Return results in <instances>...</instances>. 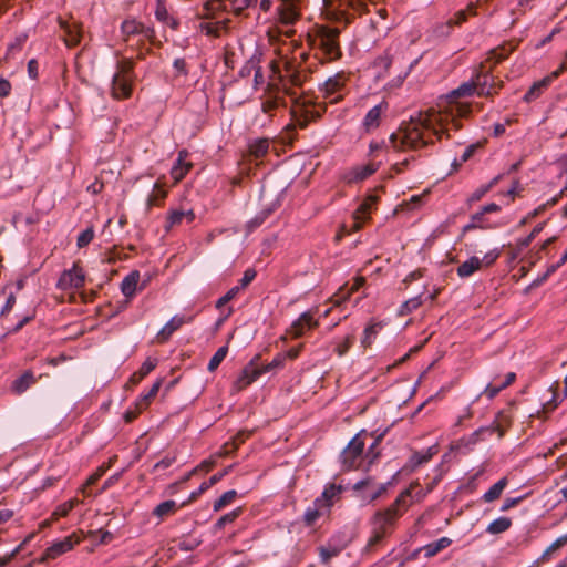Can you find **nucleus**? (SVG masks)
I'll list each match as a JSON object with an SVG mask.
<instances>
[{
  "instance_id": "obj_1",
  "label": "nucleus",
  "mask_w": 567,
  "mask_h": 567,
  "mask_svg": "<svg viewBox=\"0 0 567 567\" xmlns=\"http://www.w3.org/2000/svg\"><path fill=\"white\" fill-rule=\"evenodd\" d=\"M261 55V52L256 50L246 65L241 69L240 74L241 76H246L254 72V83L256 89L265 83L267 84V96L261 104V109L265 113H270L281 104L280 92L284 91L288 93L284 82V75L281 74V68L284 66L286 76H290L292 84H299V79L293 73L292 63L280 55L278 59H274L269 62V74L268 80L266 81L261 68L259 66Z\"/></svg>"
},
{
  "instance_id": "obj_2",
  "label": "nucleus",
  "mask_w": 567,
  "mask_h": 567,
  "mask_svg": "<svg viewBox=\"0 0 567 567\" xmlns=\"http://www.w3.org/2000/svg\"><path fill=\"white\" fill-rule=\"evenodd\" d=\"M412 487L402 492L395 502L383 511H378L371 518V535L368 540V547H374L382 539L392 534L395 523L403 514L411 497Z\"/></svg>"
},
{
  "instance_id": "obj_3",
  "label": "nucleus",
  "mask_w": 567,
  "mask_h": 567,
  "mask_svg": "<svg viewBox=\"0 0 567 567\" xmlns=\"http://www.w3.org/2000/svg\"><path fill=\"white\" fill-rule=\"evenodd\" d=\"M308 42L311 48L319 49L328 61H334L341 56L339 30L336 28L316 27L308 33Z\"/></svg>"
},
{
  "instance_id": "obj_4",
  "label": "nucleus",
  "mask_w": 567,
  "mask_h": 567,
  "mask_svg": "<svg viewBox=\"0 0 567 567\" xmlns=\"http://www.w3.org/2000/svg\"><path fill=\"white\" fill-rule=\"evenodd\" d=\"M424 131L425 124L422 120H411L390 136V142L394 148H422L425 145Z\"/></svg>"
},
{
  "instance_id": "obj_5",
  "label": "nucleus",
  "mask_w": 567,
  "mask_h": 567,
  "mask_svg": "<svg viewBox=\"0 0 567 567\" xmlns=\"http://www.w3.org/2000/svg\"><path fill=\"white\" fill-rule=\"evenodd\" d=\"M367 436L368 432L365 430L360 431L343 449L341 458L346 470H352L359 466V460L364 452Z\"/></svg>"
},
{
  "instance_id": "obj_6",
  "label": "nucleus",
  "mask_w": 567,
  "mask_h": 567,
  "mask_svg": "<svg viewBox=\"0 0 567 567\" xmlns=\"http://www.w3.org/2000/svg\"><path fill=\"white\" fill-rule=\"evenodd\" d=\"M321 110L309 97H299L293 101L291 115L298 126L306 127L308 123L321 115Z\"/></svg>"
},
{
  "instance_id": "obj_7",
  "label": "nucleus",
  "mask_w": 567,
  "mask_h": 567,
  "mask_svg": "<svg viewBox=\"0 0 567 567\" xmlns=\"http://www.w3.org/2000/svg\"><path fill=\"white\" fill-rule=\"evenodd\" d=\"M85 271L80 261H75L70 269H65L58 282L56 287L60 290H79L84 287L85 284Z\"/></svg>"
},
{
  "instance_id": "obj_8",
  "label": "nucleus",
  "mask_w": 567,
  "mask_h": 567,
  "mask_svg": "<svg viewBox=\"0 0 567 567\" xmlns=\"http://www.w3.org/2000/svg\"><path fill=\"white\" fill-rule=\"evenodd\" d=\"M80 543L81 537L76 533H72L61 540L53 542L39 557L38 561L40 564H44L47 561L54 560L61 555L71 551Z\"/></svg>"
},
{
  "instance_id": "obj_9",
  "label": "nucleus",
  "mask_w": 567,
  "mask_h": 567,
  "mask_svg": "<svg viewBox=\"0 0 567 567\" xmlns=\"http://www.w3.org/2000/svg\"><path fill=\"white\" fill-rule=\"evenodd\" d=\"M258 359H259V357L256 355L240 371V373L238 374V377L236 378V380L231 384V392L233 393L241 392L243 390L248 388L250 384H252L260 377L259 372H258V365H257V360Z\"/></svg>"
},
{
  "instance_id": "obj_10",
  "label": "nucleus",
  "mask_w": 567,
  "mask_h": 567,
  "mask_svg": "<svg viewBox=\"0 0 567 567\" xmlns=\"http://www.w3.org/2000/svg\"><path fill=\"white\" fill-rule=\"evenodd\" d=\"M476 93L480 96H493L502 87V81L495 82L492 74L486 72H478L473 78Z\"/></svg>"
},
{
  "instance_id": "obj_11",
  "label": "nucleus",
  "mask_w": 567,
  "mask_h": 567,
  "mask_svg": "<svg viewBox=\"0 0 567 567\" xmlns=\"http://www.w3.org/2000/svg\"><path fill=\"white\" fill-rule=\"evenodd\" d=\"M277 9L278 21L284 25H291L300 18V0H280Z\"/></svg>"
},
{
  "instance_id": "obj_12",
  "label": "nucleus",
  "mask_w": 567,
  "mask_h": 567,
  "mask_svg": "<svg viewBox=\"0 0 567 567\" xmlns=\"http://www.w3.org/2000/svg\"><path fill=\"white\" fill-rule=\"evenodd\" d=\"M133 92V76L114 74L111 85V96L114 100H126Z\"/></svg>"
},
{
  "instance_id": "obj_13",
  "label": "nucleus",
  "mask_w": 567,
  "mask_h": 567,
  "mask_svg": "<svg viewBox=\"0 0 567 567\" xmlns=\"http://www.w3.org/2000/svg\"><path fill=\"white\" fill-rule=\"evenodd\" d=\"M188 156L189 154L186 150H181L178 152L177 158L171 168V177L174 185L183 181L185 176L192 171L194 164L188 159Z\"/></svg>"
},
{
  "instance_id": "obj_14",
  "label": "nucleus",
  "mask_w": 567,
  "mask_h": 567,
  "mask_svg": "<svg viewBox=\"0 0 567 567\" xmlns=\"http://www.w3.org/2000/svg\"><path fill=\"white\" fill-rule=\"evenodd\" d=\"M319 326V320L313 317L309 311L301 313L289 328V333L292 338H300L308 330L315 329Z\"/></svg>"
},
{
  "instance_id": "obj_15",
  "label": "nucleus",
  "mask_w": 567,
  "mask_h": 567,
  "mask_svg": "<svg viewBox=\"0 0 567 567\" xmlns=\"http://www.w3.org/2000/svg\"><path fill=\"white\" fill-rule=\"evenodd\" d=\"M193 320L192 317H186L184 315H175L173 316L158 331L156 336V342L164 343L166 342L171 336L182 328L184 324L189 323Z\"/></svg>"
},
{
  "instance_id": "obj_16",
  "label": "nucleus",
  "mask_w": 567,
  "mask_h": 567,
  "mask_svg": "<svg viewBox=\"0 0 567 567\" xmlns=\"http://www.w3.org/2000/svg\"><path fill=\"white\" fill-rule=\"evenodd\" d=\"M347 82V76L344 74L338 73L334 76L329 78L323 84V93L326 97H330V102H338L341 99V95H337L344 87Z\"/></svg>"
},
{
  "instance_id": "obj_17",
  "label": "nucleus",
  "mask_w": 567,
  "mask_h": 567,
  "mask_svg": "<svg viewBox=\"0 0 567 567\" xmlns=\"http://www.w3.org/2000/svg\"><path fill=\"white\" fill-rule=\"evenodd\" d=\"M378 169V165L374 163H367L350 168L343 176L347 183H359L364 181Z\"/></svg>"
},
{
  "instance_id": "obj_18",
  "label": "nucleus",
  "mask_w": 567,
  "mask_h": 567,
  "mask_svg": "<svg viewBox=\"0 0 567 567\" xmlns=\"http://www.w3.org/2000/svg\"><path fill=\"white\" fill-rule=\"evenodd\" d=\"M389 104L385 101L380 102L368 111L363 120V127L367 132L373 131L379 127L381 115L386 112Z\"/></svg>"
},
{
  "instance_id": "obj_19",
  "label": "nucleus",
  "mask_w": 567,
  "mask_h": 567,
  "mask_svg": "<svg viewBox=\"0 0 567 567\" xmlns=\"http://www.w3.org/2000/svg\"><path fill=\"white\" fill-rule=\"evenodd\" d=\"M122 34L124 35L125 40L135 34H144L145 38L152 39L154 37V30L151 28L144 27L143 23L138 22L135 19H127L123 21L122 27Z\"/></svg>"
},
{
  "instance_id": "obj_20",
  "label": "nucleus",
  "mask_w": 567,
  "mask_h": 567,
  "mask_svg": "<svg viewBox=\"0 0 567 567\" xmlns=\"http://www.w3.org/2000/svg\"><path fill=\"white\" fill-rule=\"evenodd\" d=\"M195 217H196L195 212L192 208L187 209V210L171 209L167 213L165 228L167 230H169V229L174 228L175 226L181 225L184 220H186V223L190 224L195 220Z\"/></svg>"
},
{
  "instance_id": "obj_21",
  "label": "nucleus",
  "mask_w": 567,
  "mask_h": 567,
  "mask_svg": "<svg viewBox=\"0 0 567 567\" xmlns=\"http://www.w3.org/2000/svg\"><path fill=\"white\" fill-rule=\"evenodd\" d=\"M384 326L385 323L383 321H378L375 319H371L369 321L361 337V346L363 349H368L374 343L377 337L382 331Z\"/></svg>"
},
{
  "instance_id": "obj_22",
  "label": "nucleus",
  "mask_w": 567,
  "mask_h": 567,
  "mask_svg": "<svg viewBox=\"0 0 567 567\" xmlns=\"http://www.w3.org/2000/svg\"><path fill=\"white\" fill-rule=\"evenodd\" d=\"M227 9L228 4L226 0H208L204 3L199 17L202 19L215 20Z\"/></svg>"
},
{
  "instance_id": "obj_23",
  "label": "nucleus",
  "mask_w": 567,
  "mask_h": 567,
  "mask_svg": "<svg viewBox=\"0 0 567 567\" xmlns=\"http://www.w3.org/2000/svg\"><path fill=\"white\" fill-rule=\"evenodd\" d=\"M230 470H231V467L229 466V467L225 468L223 472H218V473L214 474L213 476H210V478L208 481L203 482L199 485L198 489L193 492L186 502L182 503V506H185V505L194 502L199 495L205 493L207 489H209L212 486H214L216 483H218L225 475H227L230 472Z\"/></svg>"
},
{
  "instance_id": "obj_24",
  "label": "nucleus",
  "mask_w": 567,
  "mask_h": 567,
  "mask_svg": "<svg viewBox=\"0 0 567 567\" xmlns=\"http://www.w3.org/2000/svg\"><path fill=\"white\" fill-rule=\"evenodd\" d=\"M164 176L158 178L154 184L152 193L148 195L146 200V206L151 209L154 206H161L165 198L167 197L168 192L164 188Z\"/></svg>"
},
{
  "instance_id": "obj_25",
  "label": "nucleus",
  "mask_w": 567,
  "mask_h": 567,
  "mask_svg": "<svg viewBox=\"0 0 567 567\" xmlns=\"http://www.w3.org/2000/svg\"><path fill=\"white\" fill-rule=\"evenodd\" d=\"M228 19L216 20V21H204L199 24L202 33L208 37H219L223 31L228 28Z\"/></svg>"
},
{
  "instance_id": "obj_26",
  "label": "nucleus",
  "mask_w": 567,
  "mask_h": 567,
  "mask_svg": "<svg viewBox=\"0 0 567 567\" xmlns=\"http://www.w3.org/2000/svg\"><path fill=\"white\" fill-rule=\"evenodd\" d=\"M162 384L163 379H157L146 394L138 396V399L135 401V408H138L140 411H145L157 395Z\"/></svg>"
},
{
  "instance_id": "obj_27",
  "label": "nucleus",
  "mask_w": 567,
  "mask_h": 567,
  "mask_svg": "<svg viewBox=\"0 0 567 567\" xmlns=\"http://www.w3.org/2000/svg\"><path fill=\"white\" fill-rule=\"evenodd\" d=\"M554 79L555 78L553 76V73H551L550 75L544 78L543 80L535 82L530 86V89L526 92L524 100L526 102H532V101L536 100L537 97H539L540 94L544 92V90H546L549 86V84L551 83V81Z\"/></svg>"
},
{
  "instance_id": "obj_28",
  "label": "nucleus",
  "mask_w": 567,
  "mask_h": 567,
  "mask_svg": "<svg viewBox=\"0 0 567 567\" xmlns=\"http://www.w3.org/2000/svg\"><path fill=\"white\" fill-rule=\"evenodd\" d=\"M179 507H182V505H177L175 501L168 499L158 504L153 509V515L157 517L159 520H163L168 516H173L178 511Z\"/></svg>"
},
{
  "instance_id": "obj_29",
  "label": "nucleus",
  "mask_w": 567,
  "mask_h": 567,
  "mask_svg": "<svg viewBox=\"0 0 567 567\" xmlns=\"http://www.w3.org/2000/svg\"><path fill=\"white\" fill-rule=\"evenodd\" d=\"M35 381L37 378L34 377L33 372L28 370L21 377L13 381L12 390L18 394H21L24 391H27L31 385H33Z\"/></svg>"
},
{
  "instance_id": "obj_30",
  "label": "nucleus",
  "mask_w": 567,
  "mask_h": 567,
  "mask_svg": "<svg viewBox=\"0 0 567 567\" xmlns=\"http://www.w3.org/2000/svg\"><path fill=\"white\" fill-rule=\"evenodd\" d=\"M507 477H502L493 486H491V488L486 493H484V495L482 496V501L485 503H492L498 499L503 491L507 487Z\"/></svg>"
},
{
  "instance_id": "obj_31",
  "label": "nucleus",
  "mask_w": 567,
  "mask_h": 567,
  "mask_svg": "<svg viewBox=\"0 0 567 567\" xmlns=\"http://www.w3.org/2000/svg\"><path fill=\"white\" fill-rule=\"evenodd\" d=\"M140 281V272L132 271L128 274L121 284V290L124 296L132 297L137 291V285Z\"/></svg>"
},
{
  "instance_id": "obj_32",
  "label": "nucleus",
  "mask_w": 567,
  "mask_h": 567,
  "mask_svg": "<svg viewBox=\"0 0 567 567\" xmlns=\"http://www.w3.org/2000/svg\"><path fill=\"white\" fill-rule=\"evenodd\" d=\"M493 226L485 218V214L480 210L471 216V220L463 227V233H467L474 229H489Z\"/></svg>"
},
{
  "instance_id": "obj_33",
  "label": "nucleus",
  "mask_w": 567,
  "mask_h": 567,
  "mask_svg": "<svg viewBox=\"0 0 567 567\" xmlns=\"http://www.w3.org/2000/svg\"><path fill=\"white\" fill-rule=\"evenodd\" d=\"M482 266V261L478 257H471L470 259L462 262L457 268V275L462 278L472 276Z\"/></svg>"
},
{
  "instance_id": "obj_34",
  "label": "nucleus",
  "mask_w": 567,
  "mask_h": 567,
  "mask_svg": "<svg viewBox=\"0 0 567 567\" xmlns=\"http://www.w3.org/2000/svg\"><path fill=\"white\" fill-rule=\"evenodd\" d=\"M157 362L155 359H146L140 370L132 374L130 382L132 384H138L147 374H150L156 367Z\"/></svg>"
},
{
  "instance_id": "obj_35",
  "label": "nucleus",
  "mask_w": 567,
  "mask_h": 567,
  "mask_svg": "<svg viewBox=\"0 0 567 567\" xmlns=\"http://www.w3.org/2000/svg\"><path fill=\"white\" fill-rule=\"evenodd\" d=\"M268 150L269 142L267 138L255 140L248 146L249 154L256 159L264 157L268 153Z\"/></svg>"
},
{
  "instance_id": "obj_36",
  "label": "nucleus",
  "mask_w": 567,
  "mask_h": 567,
  "mask_svg": "<svg viewBox=\"0 0 567 567\" xmlns=\"http://www.w3.org/2000/svg\"><path fill=\"white\" fill-rule=\"evenodd\" d=\"M512 526V520L508 517H498L494 519L486 528V533L497 535L506 532Z\"/></svg>"
},
{
  "instance_id": "obj_37",
  "label": "nucleus",
  "mask_w": 567,
  "mask_h": 567,
  "mask_svg": "<svg viewBox=\"0 0 567 567\" xmlns=\"http://www.w3.org/2000/svg\"><path fill=\"white\" fill-rule=\"evenodd\" d=\"M285 362L286 355H284V353L276 354L269 363L260 368L258 367L259 375L282 369L285 367Z\"/></svg>"
},
{
  "instance_id": "obj_38",
  "label": "nucleus",
  "mask_w": 567,
  "mask_h": 567,
  "mask_svg": "<svg viewBox=\"0 0 567 567\" xmlns=\"http://www.w3.org/2000/svg\"><path fill=\"white\" fill-rule=\"evenodd\" d=\"M157 20L168 24L171 28L176 29L178 23L174 18H171L163 0H157V7L155 10Z\"/></svg>"
},
{
  "instance_id": "obj_39",
  "label": "nucleus",
  "mask_w": 567,
  "mask_h": 567,
  "mask_svg": "<svg viewBox=\"0 0 567 567\" xmlns=\"http://www.w3.org/2000/svg\"><path fill=\"white\" fill-rule=\"evenodd\" d=\"M237 497V492L235 489H229L225 492L218 499L214 502L213 509L214 512H219L227 505L231 504Z\"/></svg>"
},
{
  "instance_id": "obj_40",
  "label": "nucleus",
  "mask_w": 567,
  "mask_h": 567,
  "mask_svg": "<svg viewBox=\"0 0 567 567\" xmlns=\"http://www.w3.org/2000/svg\"><path fill=\"white\" fill-rule=\"evenodd\" d=\"M364 284H365V278L364 277H362V276L355 277L351 288L349 289V291L346 295H343V296L336 295V299L333 300V303L336 306H338L340 302L348 300L350 298V296L353 292L358 291L361 287H363Z\"/></svg>"
},
{
  "instance_id": "obj_41",
  "label": "nucleus",
  "mask_w": 567,
  "mask_h": 567,
  "mask_svg": "<svg viewBox=\"0 0 567 567\" xmlns=\"http://www.w3.org/2000/svg\"><path fill=\"white\" fill-rule=\"evenodd\" d=\"M452 540L449 537H442L435 542L427 543V557L435 556L451 545Z\"/></svg>"
},
{
  "instance_id": "obj_42",
  "label": "nucleus",
  "mask_w": 567,
  "mask_h": 567,
  "mask_svg": "<svg viewBox=\"0 0 567 567\" xmlns=\"http://www.w3.org/2000/svg\"><path fill=\"white\" fill-rule=\"evenodd\" d=\"M293 34H295V29L287 28L286 30H281L277 25L269 28V30L267 31V37L271 44H275L276 41H278V39L280 38V35L291 38Z\"/></svg>"
},
{
  "instance_id": "obj_43",
  "label": "nucleus",
  "mask_w": 567,
  "mask_h": 567,
  "mask_svg": "<svg viewBox=\"0 0 567 567\" xmlns=\"http://www.w3.org/2000/svg\"><path fill=\"white\" fill-rule=\"evenodd\" d=\"M354 341L353 334H348L341 340L336 342L334 352L338 357H343L352 347Z\"/></svg>"
},
{
  "instance_id": "obj_44",
  "label": "nucleus",
  "mask_w": 567,
  "mask_h": 567,
  "mask_svg": "<svg viewBox=\"0 0 567 567\" xmlns=\"http://www.w3.org/2000/svg\"><path fill=\"white\" fill-rule=\"evenodd\" d=\"M227 353H228V347H226V346L220 347L215 352V354L212 357V359L209 360V363L207 367L208 371L214 372L219 367V364L223 362V360L226 358Z\"/></svg>"
},
{
  "instance_id": "obj_45",
  "label": "nucleus",
  "mask_w": 567,
  "mask_h": 567,
  "mask_svg": "<svg viewBox=\"0 0 567 567\" xmlns=\"http://www.w3.org/2000/svg\"><path fill=\"white\" fill-rule=\"evenodd\" d=\"M342 492V486L340 485H336V484H330L329 486H327L322 493V498L327 502L326 506L327 508L329 509L330 506L332 505V499L334 497H338Z\"/></svg>"
},
{
  "instance_id": "obj_46",
  "label": "nucleus",
  "mask_w": 567,
  "mask_h": 567,
  "mask_svg": "<svg viewBox=\"0 0 567 567\" xmlns=\"http://www.w3.org/2000/svg\"><path fill=\"white\" fill-rule=\"evenodd\" d=\"M321 503L322 499H316L313 507H309L305 512L303 518L307 525H312L321 516V512L319 508Z\"/></svg>"
},
{
  "instance_id": "obj_47",
  "label": "nucleus",
  "mask_w": 567,
  "mask_h": 567,
  "mask_svg": "<svg viewBox=\"0 0 567 567\" xmlns=\"http://www.w3.org/2000/svg\"><path fill=\"white\" fill-rule=\"evenodd\" d=\"M75 504V499H70L63 504H60L52 513V519L58 520L60 517L66 516L74 508Z\"/></svg>"
},
{
  "instance_id": "obj_48",
  "label": "nucleus",
  "mask_w": 567,
  "mask_h": 567,
  "mask_svg": "<svg viewBox=\"0 0 567 567\" xmlns=\"http://www.w3.org/2000/svg\"><path fill=\"white\" fill-rule=\"evenodd\" d=\"M95 233L94 228L87 227L83 231H81L76 238V246L78 248H84L86 247L93 239H94Z\"/></svg>"
},
{
  "instance_id": "obj_49",
  "label": "nucleus",
  "mask_w": 567,
  "mask_h": 567,
  "mask_svg": "<svg viewBox=\"0 0 567 567\" xmlns=\"http://www.w3.org/2000/svg\"><path fill=\"white\" fill-rule=\"evenodd\" d=\"M228 7L235 14H240L245 9L250 7L257 0H226Z\"/></svg>"
},
{
  "instance_id": "obj_50",
  "label": "nucleus",
  "mask_w": 567,
  "mask_h": 567,
  "mask_svg": "<svg viewBox=\"0 0 567 567\" xmlns=\"http://www.w3.org/2000/svg\"><path fill=\"white\" fill-rule=\"evenodd\" d=\"M66 38L65 42L68 45H75L80 42L81 31L76 25H66L65 27Z\"/></svg>"
},
{
  "instance_id": "obj_51",
  "label": "nucleus",
  "mask_w": 567,
  "mask_h": 567,
  "mask_svg": "<svg viewBox=\"0 0 567 567\" xmlns=\"http://www.w3.org/2000/svg\"><path fill=\"white\" fill-rule=\"evenodd\" d=\"M241 513V509L240 508H236L225 515H223L215 524V527L217 529H223L225 527L226 524H231L233 522L236 520V518L240 515Z\"/></svg>"
},
{
  "instance_id": "obj_52",
  "label": "nucleus",
  "mask_w": 567,
  "mask_h": 567,
  "mask_svg": "<svg viewBox=\"0 0 567 567\" xmlns=\"http://www.w3.org/2000/svg\"><path fill=\"white\" fill-rule=\"evenodd\" d=\"M0 296H6V303L0 312L1 317H4L13 308V306L16 303V297H14L13 292H11V291L9 293H7V286L0 289Z\"/></svg>"
},
{
  "instance_id": "obj_53",
  "label": "nucleus",
  "mask_w": 567,
  "mask_h": 567,
  "mask_svg": "<svg viewBox=\"0 0 567 567\" xmlns=\"http://www.w3.org/2000/svg\"><path fill=\"white\" fill-rule=\"evenodd\" d=\"M543 228H544V223L538 224L537 226L534 227V229L532 230V233L528 236L519 239L517 241L518 249L523 250V249L527 248L530 245V243L534 240V238L543 230Z\"/></svg>"
},
{
  "instance_id": "obj_54",
  "label": "nucleus",
  "mask_w": 567,
  "mask_h": 567,
  "mask_svg": "<svg viewBox=\"0 0 567 567\" xmlns=\"http://www.w3.org/2000/svg\"><path fill=\"white\" fill-rule=\"evenodd\" d=\"M374 204V199L373 198H368L365 199L360 206L359 208L355 210L354 213V219L355 220H360V219H365L368 214L370 213L371 208H372V205Z\"/></svg>"
},
{
  "instance_id": "obj_55",
  "label": "nucleus",
  "mask_w": 567,
  "mask_h": 567,
  "mask_svg": "<svg viewBox=\"0 0 567 567\" xmlns=\"http://www.w3.org/2000/svg\"><path fill=\"white\" fill-rule=\"evenodd\" d=\"M512 51H513V48H507V47L503 45L501 48L492 50L491 54H492L493 59L495 60V63H501L502 61L507 59V56L511 54Z\"/></svg>"
},
{
  "instance_id": "obj_56",
  "label": "nucleus",
  "mask_w": 567,
  "mask_h": 567,
  "mask_svg": "<svg viewBox=\"0 0 567 567\" xmlns=\"http://www.w3.org/2000/svg\"><path fill=\"white\" fill-rule=\"evenodd\" d=\"M434 113L435 111L432 109V107H427V113H426V116H427V145L430 143H433L431 136L434 135L437 137V140H441L442 138V134H440L436 130H431V125H432V117L434 116Z\"/></svg>"
},
{
  "instance_id": "obj_57",
  "label": "nucleus",
  "mask_w": 567,
  "mask_h": 567,
  "mask_svg": "<svg viewBox=\"0 0 567 567\" xmlns=\"http://www.w3.org/2000/svg\"><path fill=\"white\" fill-rule=\"evenodd\" d=\"M474 92H476L474 81L463 83L461 86H458L453 94L456 96H467L472 95Z\"/></svg>"
},
{
  "instance_id": "obj_58",
  "label": "nucleus",
  "mask_w": 567,
  "mask_h": 567,
  "mask_svg": "<svg viewBox=\"0 0 567 567\" xmlns=\"http://www.w3.org/2000/svg\"><path fill=\"white\" fill-rule=\"evenodd\" d=\"M106 472V467L105 466H100L97 467V470L87 477L85 484L83 485L82 487V492L84 493L86 487L95 484L103 475L104 473Z\"/></svg>"
},
{
  "instance_id": "obj_59",
  "label": "nucleus",
  "mask_w": 567,
  "mask_h": 567,
  "mask_svg": "<svg viewBox=\"0 0 567 567\" xmlns=\"http://www.w3.org/2000/svg\"><path fill=\"white\" fill-rule=\"evenodd\" d=\"M567 544V535L558 537L543 554V559Z\"/></svg>"
},
{
  "instance_id": "obj_60",
  "label": "nucleus",
  "mask_w": 567,
  "mask_h": 567,
  "mask_svg": "<svg viewBox=\"0 0 567 567\" xmlns=\"http://www.w3.org/2000/svg\"><path fill=\"white\" fill-rule=\"evenodd\" d=\"M453 28L452 19H449L445 23L437 25L433 33L439 38L447 37Z\"/></svg>"
},
{
  "instance_id": "obj_61",
  "label": "nucleus",
  "mask_w": 567,
  "mask_h": 567,
  "mask_svg": "<svg viewBox=\"0 0 567 567\" xmlns=\"http://www.w3.org/2000/svg\"><path fill=\"white\" fill-rule=\"evenodd\" d=\"M474 11H473V8H467L465 10H460L455 13V19H452V24L453 25H458L461 23H463L464 21H466L468 14H473Z\"/></svg>"
},
{
  "instance_id": "obj_62",
  "label": "nucleus",
  "mask_w": 567,
  "mask_h": 567,
  "mask_svg": "<svg viewBox=\"0 0 567 567\" xmlns=\"http://www.w3.org/2000/svg\"><path fill=\"white\" fill-rule=\"evenodd\" d=\"M504 389V385H502L501 383H491L488 384L485 390H484V394L489 398V399H493L494 396H496L502 390Z\"/></svg>"
},
{
  "instance_id": "obj_63",
  "label": "nucleus",
  "mask_w": 567,
  "mask_h": 567,
  "mask_svg": "<svg viewBox=\"0 0 567 567\" xmlns=\"http://www.w3.org/2000/svg\"><path fill=\"white\" fill-rule=\"evenodd\" d=\"M422 305V299L421 297H416V298H413V299H410L408 301H405L402 306V312H410L412 311L413 309H416L419 308L420 306Z\"/></svg>"
},
{
  "instance_id": "obj_64",
  "label": "nucleus",
  "mask_w": 567,
  "mask_h": 567,
  "mask_svg": "<svg viewBox=\"0 0 567 567\" xmlns=\"http://www.w3.org/2000/svg\"><path fill=\"white\" fill-rule=\"evenodd\" d=\"M239 287L231 288L225 296L218 299L216 307L219 308L227 303L228 301H230L233 298H235V296L239 292Z\"/></svg>"
}]
</instances>
